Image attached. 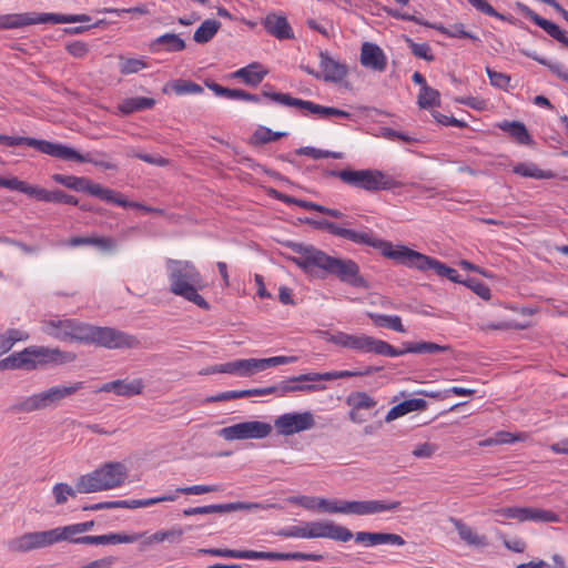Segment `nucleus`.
Wrapping results in <instances>:
<instances>
[{
    "label": "nucleus",
    "instance_id": "obj_1",
    "mask_svg": "<svg viewBox=\"0 0 568 568\" xmlns=\"http://www.w3.org/2000/svg\"><path fill=\"white\" fill-rule=\"evenodd\" d=\"M93 526L94 521L89 520L44 531L26 532L9 539L6 542V547L12 554H26L52 546L62 540L75 544V540L80 538L77 535L91 530Z\"/></svg>",
    "mask_w": 568,
    "mask_h": 568
},
{
    "label": "nucleus",
    "instance_id": "obj_2",
    "mask_svg": "<svg viewBox=\"0 0 568 568\" xmlns=\"http://www.w3.org/2000/svg\"><path fill=\"white\" fill-rule=\"evenodd\" d=\"M165 267L172 294L192 302L200 308H210V304L199 294V291L205 287V283L200 271L192 262L168 258Z\"/></svg>",
    "mask_w": 568,
    "mask_h": 568
},
{
    "label": "nucleus",
    "instance_id": "obj_3",
    "mask_svg": "<svg viewBox=\"0 0 568 568\" xmlns=\"http://www.w3.org/2000/svg\"><path fill=\"white\" fill-rule=\"evenodd\" d=\"M72 352H62L59 348H48L44 346H29L22 352L13 353L0 361V369H34L38 366L49 363L67 364L75 359Z\"/></svg>",
    "mask_w": 568,
    "mask_h": 568
},
{
    "label": "nucleus",
    "instance_id": "obj_4",
    "mask_svg": "<svg viewBox=\"0 0 568 568\" xmlns=\"http://www.w3.org/2000/svg\"><path fill=\"white\" fill-rule=\"evenodd\" d=\"M384 256L407 267L416 268L422 272L433 271L436 275L446 277L454 283L462 282L455 268L405 245H394L389 242V248L384 252Z\"/></svg>",
    "mask_w": 568,
    "mask_h": 568
},
{
    "label": "nucleus",
    "instance_id": "obj_5",
    "mask_svg": "<svg viewBox=\"0 0 568 568\" xmlns=\"http://www.w3.org/2000/svg\"><path fill=\"white\" fill-rule=\"evenodd\" d=\"M51 178L58 184H61L77 192L88 193L89 195L95 196L108 203H113L122 207H134L150 211L149 207L138 202L128 201L121 193L112 189L104 187L101 184L93 183L88 178L64 175L59 173L53 174Z\"/></svg>",
    "mask_w": 568,
    "mask_h": 568
},
{
    "label": "nucleus",
    "instance_id": "obj_6",
    "mask_svg": "<svg viewBox=\"0 0 568 568\" xmlns=\"http://www.w3.org/2000/svg\"><path fill=\"white\" fill-rule=\"evenodd\" d=\"M83 388V382H75L71 385L53 386L43 392L20 398L9 407L11 414H27L54 407L64 398L75 394Z\"/></svg>",
    "mask_w": 568,
    "mask_h": 568
},
{
    "label": "nucleus",
    "instance_id": "obj_7",
    "mask_svg": "<svg viewBox=\"0 0 568 568\" xmlns=\"http://www.w3.org/2000/svg\"><path fill=\"white\" fill-rule=\"evenodd\" d=\"M126 478V468L119 462L105 463L98 469L78 478L79 494L110 490L121 486Z\"/></svg>",
    "mask_w": 568,
    "mask_h": 568
},
{
    "label": "nucleus",
    "instance_id": "obj_8",
    "mask_svg": "<svg viewBox=\"0 0 568 568\" xmlns=\"http://www.w3.org/2000/svg\"><path fill=\"white\" fill-rule=\"evenodd\" d=\"M323 337L337 346L362 353L395 357V347L389 343L365 334L352 335L344 332H322Z\"/></svg>",
    "mask_w": 568,
    "mask_h": 568
},
{
    "label": "nucleus",
    "instance_id": "obj_9",
    "mask_svg": "<svg viewBox=\"0 0 568 568\" xmlns=\"http://www.w3.org/2000/svg\"><path fill=\"white\" fill-rule=\"evenodd\" d=\"M339 180L345 184L369 192L389 190L394 186V181L387 174L378 170L369 169L342 170Z\"/></svg>",
    "mask_w": 568,
    "mask_h": 568
},
{
    "label": "nucleus",
    "instance_id": "obj_10",
    "mask_svg": "<svg viewBox=\"0 0 568 568\" xmlns=\"http://www.w3.org/2000/svg\"><path fill=\"white\" fill-rule=\"evenodd\" d=\"M286 245L298 255L288 257V260L306 273L313 274L317 271L328 272L333 256L327 255L325 252L312 245L295 242H288Z\"/></svg>",
    "mask_w": 568,
    "mask_h": 568
},
{
    "label": "nucleus",
    "instance_id": "obj_11",
    "mask_svg": "<svg viewBox=\"0 0 568 568\" xmlns=\"http://www.w3.org/2000/svg\"><path fill=\"white\" fill-rule=\"evenodd\" d=\"M316 229L325 230L328 233L348 240L356 244L368 245L377 248L384 255V252L389 248V242L375 236L374 232L369 229L363 232L341 227L327 220L311 222Z\"/></svg>",
    "mask_w": 568,
    "mask_h": 568
},
{
    "label": "nucleus",
    "instance_id": "obj_12",
    "mask_svg": "<svg viewBox=\"0 0 568 568\" xmlns=\"http://www.w3.org/2000/svg\"><path fill=\"white\" fill-rule=\"evenodd\" d=\"M267 84L264 85V89L262 91L263 97L268 98L270 100L286 105V106H294L298 109H304L310 111L313 114L318 115L322 119H329L332 116L336 118H351V113L346 112L344 110H339L337 108L333 106H324L316 103H313L311 101L301 100L297 98H293L287 93H280V92H272L267 90Z\"/></svg>",
    "mask_w": 568,
    "mask_h": 568
},
{
    "label": "nucleus",
    "instance_id": "obj_13",
    "mask_svg": "<svg viewBox=\"0 0 568 568\" xmlns=\"http://www.w3.org/2000/svg\"><path fill=\"white\" fill-rule=\"evenodd\" d=\"M272 432V426L267 423L252 420L243 422L219 430V435L225 440L265 438Z\"/></svg>",
    "mask_w": 568,
    "mask_h": 568
},
{
    "label": "nucleus",
    "instance_id": "obj_14",
    "mask_svg": "<svg viewBox=\"0 0 568 568\" xmlns=\"http://www.w3.org/2000/svg\"><path fill=\"white\" fill-rule=\"evenodd\" d=\"M93 344L109 349H116L135 348L140 345V342L135 336L114 327L97 326Z\"/></svg>",
    "mask_w": 568,
    "mask_h": 568
},
{
    "label": "nucleus",
    "instance_id": "obj_15",
    "mask_svg": "<svg viewBox=\"0 0 568 568\" xmlns=\"http://www.w3.org/2000/svg\"><path fill=\"white\" fill-rule=\"evenodd\" d=\"M50 156L64 160V161H75L81 163H92L97 166L103 168L105 170H114L116 166L115 164L104 161L102 158H105V153L103 152H95V153H87L81 154L73 148H70L68 145L61 144V143H54L52 144V150Z\"/></svg>",
    "mask_w": 568,
    "mask_h": 568
},
{
    "label": "nucleus",
    "instance_id": "obj_16",
    "mask_svg": "<svg viewBox=\"0 0 568 568\" xmlns=\"http://www.w3.org/2000/svg\"><path fill=\"white\" fill-rule=\"evenodd\" d=\"M315 426L314 416L311 412L286 413L274 420V427L278 435L288 436Z\"/></svg>",
    "mask_w": 568,
    "mask_h": 568
},
{
    "label": "nucleus",
    "instance_id": "obj_17",
    "mask_svg": "<svg viewBox=\"0 0 568 568\" xmlns=\"http://www.w3.org/2000/svg\"><path fill=\"white\" fill-rule=\"evenodd\" d=\"M327 274L337 276L354 287H367V283L359 274L358 265L352 260L332 257Z\"/></svg>",
    "mask_w": 568,
    "mask_h": 568
},
{
    "label": "nucleus",
    "instance_id": "obj_18",
    "mask_svg": "<svg viewBox=\"0 0 568 568\" xmlns=\"http://www.w3.org/2000/svg\"><path fill=\"white\" fill-rule=\"evenodd\" d=\"M307 538H329L338 541H348L353 538L349 529L332 521L306 523Z\"/></svg>",
    "mask_w": 568,
    "mask_h": 568
},
{
    "label": "nucleus",
    "instance_id": "obj_19",
    "mask_svg": "<svg viewBox=\"0 0 568 568\" xmlns=\"http://www.w3.org/2000/svg\"><path fill=\"white\" fill-rule=\"evenodd\" d=\"M275 505H263L258 503H230V504H220V505H209V506H200L193 508H186L183 510V515L194 516V515H206V514H225L236 510H252V509H267L270 507H274Z\"/></svg>",
    "mask_w": 568,
    "mask_h": 568
},
{
    "label": "nucleus",
    "instance_id": "obj_20",
    "mask_svg": "<svg viewBox=\"0 0 568 568\" xmlns=\"http://www.w3.org/2000/svg\"><path fill=\"white\" fill-rule=\"evenodd\" d=\"M516 8L518 11L524 14L526 18L530 19L534 23L540 27L548 36L560 42L564 47L568 49V38L564 30L560 29L556 23L540 17L534 10H531L528 6L517 2Z\"/></svg>",
    "mask_w": 568,
    "mask_h": 568
},
{
    "label": "nucleus",
    "instance_id": "obj_21",
    "mask_svg": "<svg viewBox=\"0 0 568 568\" xmlns=\"http://www.w3.org/2000/svg\"><path fill=\"white\" fill-rule=\"evenodd\" d=\"M516 8L518 11L524 14L526 18L530 19L534 23L540 27L548 36L560 42L564 47L568 49V38L564 30L560 29L556 23L540 17L534 10H531L528 6L517 2Z\"/></svg>",
    "mask_w": 568,
    "mask_h": 568
},
{
    "label": "nucleus",
    "instance_id": "obj_22",
    "mask_svg": "<svg viewBox=\"0 0 568 568\" xmlns=\"http://www.w3.org/2000/svg\"><path fill=\"white\" fill-rule=\"evenodd\" d=\"M516 8L518 11L524 14L526 18L530 19L534 23L540 27L548 36L560 42L564 47L568 49V38L564 30L560 29L556 23L540 17L534 10H531L528 6L517 2Z\"/></svg>",
    "mask_w": 568,
    "mask_h": 568
},
{
    "label": "nucleus",
    "instance_id": "obj_23",
    "mask_svg": "<svg viewBox=\"0 0 568 568\" xmlns=\"http://www.w3.org/2000/svg\"><path fill=\"white\" fill-rule=\"evenodd\" d=\"M516 8L518 11L524 14L526 18L530 19L534 23L540 27L548 36L560 42L564 47L568 49V38L564 30L560 29L556 23L540 17L534 10H531L528 6L517 2Z\"/></svg>",
    "mask_w": 568,
    "mask_h": 568
},
{
    "label": "nucleus",
    "instance_id": "obj_24",
    "mask_svg": "<svg viewBox=\"0 0 568 568\" xmlns=\"http://www.w3.org/2000/svg\"><path fill=\"white\" fill-rule=\"evenodd\" d=\"M144 389V382L142 378L129 379H116L103 384L97 392H113L119 396L132 397L142 394Z\"/></svg>",
    "mask_w": 568,
    "mask_h": 568
},
{
    "label": "nucleus",
    "instance_id": "obj_25",
    "mask_svg": "<svg viewBox=\"0 0 568 568\" xmlns=\"http://www.w3.org/2000/svg\"><path fill=\"white\" fill-rule=\"evenodd\" d=\"M143 534L128 535L124 532H111L101 536H81L75 540L77 545H116L131 544L139 540Z\"/></svg>",
    "mask_w": 568,
    "mask_h": 568
},
{
    "label": "nucleus",
    "instance_id": "obj_26",
    "mask_svg": "<svg viewBox=\"0 0 568 568\" xmlns=\"http://www.w3.org/2000/svg\"><path fill=\"white\" fill-rule=\"evenodd\" d=\"M207 373H224L241 377H248L256 374L254 358H243L227 362L211 367Z\"/></svg>",
    "mask_w": 568,
    "mask_h": 568
},
{
    "label": "nucleus",
    "instance_id": "obj_27",
    "mask_svg": "<svg viewBox=\"0 0 568 568\" xmlns=\"http://www.w3.org/2000/svg\"><path fill=\"white\" fill-rule=\"evenodd\" d=\"M355 541L363 544L366 547H374L377 545H395L404 546L405 540L402 536L392 532H371V531H358L353 535Z\"/></svg>",
    "mask_w": 568,
    "mask_h": 568
},
{
    "label": "nucleus",
    "instance_id": "obj_28",
    "mask_svg": "<svg viewBox=\"0 0 568 568\" xmlns=\"http://www.w3.org/2000/svg\"><path fill=\"white\" fill-rule=\"evenodd\" d=\"M262 24L267 33L278 40L293 39L294 33L287 19L277 13H268L263 20Z\"/></svg>",
    "mask_w": 568,
    "mask_h": 568
},
{
    "label": "nucleus",
    "instance_id": "obj_29",
    "mask_svg": "<svg viewBox=\"0 0 568 568\" xmlns=\"http://www.w3.org/2000/svg\"><path fill=\"white\" fill-rule=\"evenodd\" d=\"M361 63L365 68L373 69L375 71H384L387 62L383 50L374 43L365 42L361 49Z\"/></svg>",
    "mask_w": 568,
    "mask_h": 568
},
{
    "label": "nucleus",
    "instance_id": "obj_30",
    "mask_svg": "<svg viewBox=\"0 0 568 568\" xmlns=\"http://www.w3.org/2000/svg\"><path fill=\"white\" fill-rule=\"evenodd\" d=\"M321 59V78L326 82H339L347 74V68L345 64L334 60L327 52L320 53Z\"/></svg>",
    "mask_w": 568,
    "mask_h": 568
},
{
    "label": "nucleus",
    "instance_id": "obj_31",
    "mask_svg": "<svg viewBox=\"0 0 568 568\" xmlns=\"http://www.w3.org/2000/svg\"><path fill=\"white\" fill-rule=\"evenodd\" d=\"M28 21H30V26L39 23H74L90 22L91 17L88 14L28 13Z\"/></svg>",
    "mask_w": 568,
    "mask_h": 568
},
{
    "label": "nucleus",
    "instance_id": "obj_32",
    "mask_svg": "<svg viewBox=\"0 0 568 568\" xmlns=\"http://www.w3.org/2000/svg\"><path fill=\"white\" fill-rule=\"evenodd\" d=\"M452 351L449 345H439L433 342H404L403 348H395L396 356H402L407 353L413 354H437Z\"/></svg>",
    "mask_w": 568,
    "mask_h": 568
},
{
    "label": "nucleus",
    "instance_id": "obj_33",
    "mask_svg": "<svg viewBox=\"0 0 568 568\" xmlns=\"http://www.w3.org/2000/svg\"><path fill=\"white\" fill-rule=\"evenodd\" d=\"M0 144L7 145V146H19V145H27L34 148L39 152L50 155L52 150L53 142L47 141V140H38L34 138H28V136H10L0 134Z\"/></svg>",
    "mask_w": 568,
    "mask_h": 568
},
{
    "label": "nucleus",
    "instance_id": "obj_34",
    "mask_svg": "<svg viewBox=\"0 0 568 568\" xmlns=\"http://www.w3.org/2000/svg\"><path fill=\"white\" fill-rule=\"evenodd\" d=\"M72 320H49L41 323L44 334L62 342H71Z\"/></svg>",
    "mask_w": 568,
    "mask_h": 568
},
{
    "label": "nucleus",
    "instance_id": "obj_35",
    "mask_svg": "<svg viewBox=\"0 0 568 568\" xmlns=\"http://www.w3.org/2000/svg\"><path fill=\"white\" fill-rule=\"evenodd\" d=\"M205 85L212 90L216 95L232 100H243L247 102H260V98L256 94L248 93L241 89H229L220 85L213 81H205Z\"/></svg>",
    "mask_w": 568,
    "mask_h": 568
},
{
    "label": "nucleus",
    "instance_id": "obj_36",
    "mask_svg": "<svg viewBox=\"0 0 568 568\" xmlns=\"http://www.w3.org/2000/svg\"><path fill=\"white\" fill-rule=\"evenodd\" d=\"M427 407V402L423 398L406 399L392 407L385 416V422L389 423L410 412L423 410Z\"/></svg>",
    "mask_w": 568,
    "mask_h": 568
},
{
    "label": "nucleus",
    "instance_id": "obj_37",
    "mask_svg": "<svg viewBox=\"0 0 568 568\" xmlns=\"http://www.w3.org/2000/svg\"><path fill=\"white\" fill-rule=\"evenodd\" d=\"M497 126L508 133L519 144L530 145L532 143V139L523 122L503 121Z\"/></svg>",
    "mask_w": 568,
    "mask_h": 568
},
{
    "label": "nucleus",
    "instance_id": "obj_38",
    "mask_svg": "<svg viewBox=\"0 0 568 568\" xmlns=\"http://www.w3.org/2000/svg\"><path fill=\"white\" fill-rule=\"evenodd\" d=\"M162 47L168 52H180L185 49V42L175 33H165L151 42L150 50L159 52Z\"/></svg>",
    "mask_w": 568,
    "mask_h": 568
},
{
    "label": "nucleus",
    "instance_id": "obj_39",
    "mask_svg": "<svg viewBox=\"0 0 568 568\" xmlns=\"http://www.w3.org/2000/svg\"><path fill=\"white\" fill-rule=\"evenodd\" d=\"M454 526L459 535V538L469 546L486 547L488 540L486 536L478 535L471 527L465 525L458 519H453Z\"/></svg>",
    "mask_w": 568,
    "mask_h": 568
},
{
    "label": "nucleus",
    "instance_id": "obj_40",
    "mask_svg": "<svg viewBox=\"0 0 568 568\" xmlns=\"http://www.w3.org/2000/svg\"><path fill=\"white\" fill-rule=\"evenodd\" d=\"M154 105L155 100L153 98L134 97L124 99L119 103L118 109L122 114L129 115L134 112L152 109Z\"/></svg>",
    "mask_w": 568,
    "mask_h": 568
},
{
    "label": "nucleus",
    "instance_id": "obj_41",
    "mask_svg": "<svg viewBox=\"0 0 568 568\" xmlns=\"http://www.w3.org/2000/svg\"><path fill=\"white\" fill-rule=\"evenodd\" d=\"M97 326L72 320L71 342L93 344Z\"/></svg>",
    "mask_w": 568,
    "mask_h": 568
},
{
    "label": "nucleus",
    "instance_id": "obj_42",
    "mask_svg": "<svg viewBox=\"0 0 568 568\" xmlns=\"http://www.w3.org/2000/svg\"><path fill=\"white\" fill-rule=\"evenodd\" d=\"M541 521V523H558L559 516L551 510H545L534 507H523L521 521Z\"/></svg>",
    "mask_w": 568,
    "mask_h": 568
},
{
    "label": "nucleus",
    "instance_id": "obj_43",
    "mask_svg": "<svg viewBox=\"0 0 568 568\" xmlns=\"http://www.w3.org/2000/svg\"><path fill=\"white\" fill-rule=\"evenodd\" d=\"M221 28V23L214 19L204 20L195 30L193 39L196 43H206L213 39Z\"/></svg>",
    "mask_w": 568,
    "mask_h": 568
},
{
    "label": "nucleus",
    "instance_id": "obj_44",
    "mask_svg": "<svg viewBox=\"0 0 568 568\" xmlns=\"http://www.w3.org/2000/svg\"><path fill=\"white\" fill-rule=\"evenodd\" d=\"M29 338V334L18 328H9L0 334V356L9 352L17 342H23Z\"/></svg>",
    "mask_w": 568,
    "mask_h": 568
},
{
    "label": "nucleus",
    "instance_id": "obj_45",
    "mask_svg": "<svg viewBox=\"0 0 568 568\" xmlns=\"http://www.w3.org/2000/svg\"><path fill=\"white\" fill-rule=\"evenodd\" d=\"M178 496L176 494H170V495H163L154 498H146V499H132V500H118V508H129V509H135V508H142L152 506L159 503L164 501H174L176 500Z\"/></svg>",
    "mask_w": 568,
    "mask_h": 568
},
{
    "label": "nucleus",
    "instance_id": "obj_46",
    "mask_svg": "<svg viewBox=\"0 0 568 568\" xmlns=\"http://www.w3.org/2000/svg\"><path fill=\"white\" fill-rule=\"evenodd\" d=\"M258 63H252L247 67L241 68L234 72L235 78L242 79L246 84L256 87L264 77L266 75V71H258Z\"/></svg>",
    "mask_w": 568,
    "mask_h": 568
},
{
    "label": "nucleus",
    "instance_id": "obj_47",
    "mask_svg": "<svg viewBox=\"0 0 568 568\" xmlns=\"http://www.w3.org/2000/svg\"><path fill=\"white\" fill-rule=\"evenodd\" d=\"M372 322L379 327H387L398 333H405L406 329L402 324V318L397 315H385L377 313H368Z\"/></svg>",
    "mask_w": 568,
    "mask_h": 568
},
{
    "label": "nucleus",
    "instance_id": "obj_48",
    "mask_svg": "<svg viewBox=\"0 0 568 568\" xmlns=\"http://www.w3.org/2000/svg\"><path fill=\"white\" fill-rule=\"evenodd\" d=\"M400 507V501L364 500V516L375 515L384 511H395Z\"/></svg>",
    "mask_w": 568,
    "mask_h": 568
},
{
    "label": "nucleus",
    "instance_id": "obj_49",
    "mask_svg": "<svg viewBox=\"0 0 568 568\" xmlns=\"http://www.w3.org/2000/svg\"><path fill=\"white\" fill-rule=\"evenodd\" d=\"M351 409H371L376 406L375 399L365 392H353L346 398Z\"/></svg>",
    "mask_w": 568,
    "mask_h": 568
},
{
    "label": "nucleus",
    "instance_id": "obj_50",
    "mask_svg": "<svg viewBox=\"0 0 568 568\" xmlns=\"http://www.w3.org/2000/svg\"><path fill=\"white\" fill-rule=\"evenodd\" d=\"M513 172L525 178H532L539 180L550 179L554 176L552 172L542 171L534 163H518L513 168Z\"/></svg>",
    "mask_w": 568,
    "mask_h": 568
},
{
    "label": "nucleus",
    "instance_id": "obj_51",
    "mask_svg": "<svg viewBox=\"0 0 568 568\" xmlns=\"http://www.w3.org/2000/svg\"><path fill=\"white\" fill-rule=\"evenodd\" d=\"M304 376H307V374L290 377L276 385L264 387L265 395H276L277 397H282L287 393H294V381H307Z\"/></svg>",
    "mask_w": 568,
    "mask_h": 568
},
{
    "label": "nucleus",
    "instance_id": "obj_52",
    "mask_svg": "<svg viewBox=\"0 0 568 568\" xmlns=\"http://www.w3.org/2000/svg\"><path fill=\"white\" fill-rule=\"evenodd\" d=\"M78 493V480L75 481L74 487L65 483H58L52 488L55 505L65 504L69 497L74 498Z\"/></svg>",
    "mask_w": 568,
    "mask_h": 568
},
{
    "label": "nucleus",
    "instance_id": "obj_53",
    "mask_svg": "<svg viewBox=\"0 0 568 568\" xmlns=\"http://www.w3.org/2000/svg\"><path fill=\"white\" fill-rule=\"evenodd\" d=\"M285 132H273L271 129L265 126H260L255 130L251 138V143L254 145H261L268 143L271 141H276L282 136H285Z\"/></svg>",
    "mask_w": 568,
    "mask_h": 568
},
{
    "label": "nucleus",
    "instance_id": "obj_54",
    "mask_svg": "<svg viewBox=\"0 0 568 568\" xmlns=\"http://www.w3.org/2000/svg\"><path fill=\"white\" fill-rule=\"evenodd\" d=\"M296 356H274L270 358H254L256 373L277 365L296 362Z\"/></svg>",
    "mask_w": 568,
    "mask_h": 568
},
{
    "label": "nucleus",
    "instance_id": "obj_55",
    "mask_svg": "<svg viewBox=\"0 0 568 568\" xmlns=\"http://www.w3.org/2000/svg\"><path fill=\"white\" fill-rule=\"evenodd\" d=\"M439 92L430 87L420 88L418 94V105L422 109H428L435 105H439Z\"/></svg>",
    "mask_w": 568,
    "mask_h": 568
},
{
    "label": "nucleus",
    "instance_id": "obj_56",
    "mask_svg": "<svg viewBox=\"0 0 568 568\" xmlns=\"http://www.w3.org/2000/svg\"><path fill=\"white\" fill-rule=\"evenodd\" d=\"M297 155H306L312 159H324V158H333V159H343L344 153L342 152H333V151H324L321 149H316L313 146H302L296 150Z\"/></svg>",
    "mask_w": 568,
    "mask_h": 568
},
{
    "label": "nucleus",
    "instance_id": "obj_57",
    "mask_svg": "<svg viewBox=\"0 0 568 568\" xmlns=\"http://www.w3.org/2000/svg\"><path fill=\"white\" fill-rule=\"evenodd\" d=\"M148 67L143 59L120 57L119 69L122 74L138 73Z\"/></svg>",
    "mask_w": 568,
    "mask_h": 568
},
{
    "label": "nucleus",
    "instance_id": "obj_58",
    "mask_svg": "<svg viewBox=\"0 0 568 568\" xmlns=\"http://www.w3.org/2000/svg\"><path fill=\"white\" fill-rule=\"evenodd\" d=\"M30 26L28 13L6 14L0 17V29H16Z\"/></svg>",
    "mask_w": 568,
    "mask_h": 568
},
{
    "label": "nucleus",
    "instance_id": "obj_59",
    "mask_svg": "<svg viewBox=\"0 0 568 568\" xmlns=\"http://www.w3.org/2000/svg\"><path fill=\"white\" fill-rule=\"evenodd\" d=\"M293 557L294 552L246 550V559L290 560Z\"/></svg>",
    "mask_w": 568,
    "mask_h": 568
},
{
    "label": "nucleus",
    "instance_id": "obj_60",
    "mask_svg": "<svg viewBox=\"0 0 568 568\" xmlns=\"http://www.w3.org/2000/svg\"><path fill=\"white\" fill-rule=\"evenodd\" d=\"M528 58H531L532 60L537 61L538 63L546 65L554 74H556L558 78H560L564 81L568 82V69L564 68L560 63H552L541 57H538L535 53H525Z\"/></svg>",
    "mask_w": 568,
    "mask_h": 568
},
{
    "label": "nucleus",
    "instance_id": "obj_61",
    "mask_svg": "<svg viewBox=\"0 0 568 568\" xmlns=\"http://www.w3.org/2000/svg\"><path fill=\"white\" fill-rule=\"evenodd\" d=\"M173 91L179 94H200L203 92V88L192 81L176 80L172 83Z\"/></svg>",
    "mask_w": 568,
    "mask_h": 568
},
{
    "label": "nucleus",
    "instance_id": "obj_62",
    "mask_svg": "<svg viewBox=\"0 0 568 568\" xmlns=\"http://www.w3.org/2000/svg\"><path fill=\"white\" fill-rule=\"evenodd\" d=\"M406 42L408 43V47L415 57L424 59L428 62L435 59V57L432 53V49L427 43H417L408 38L406 39Z\"/></svg>",
    "mask_w": 568,
    "mask_h": 568
},
{
    "label": "nucleus",
    "instance_id": "obj_63",
    "mask_svg": "<svg viewBox=\"0 0 568 568\" xmlns=\"http://www.w3.org/2000/svg\"><path fill=\"white\" fill-rule=\"evenodd\" d=\"M199 552L207 554V555L216 556V557L246 559V550L210 548V549H199Z\"/></svg>",
    "mask_w": 568,
    "mask_h": 568
},
{
    "label": "nucleus",
    "instance_id": "obj_64",
    "mask_svg": "<svg viewBox=\"0 0 568 568\" xmlns=\"http://www.w3.org/2000/svg\"><path fill=\"white\" fill-rule=\"evenodd\" d=\"M486 73L490 80V84L506 90L510 83V77L503 72H497L489 67H486Z\"/></svg>",
    "mask_w": 568,
    "mask_h": 568
}]
</instances>
